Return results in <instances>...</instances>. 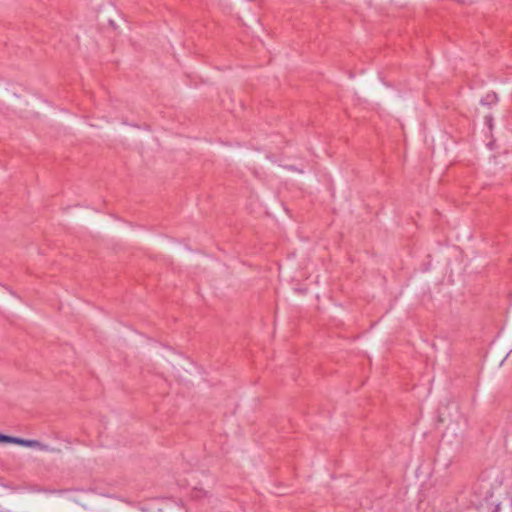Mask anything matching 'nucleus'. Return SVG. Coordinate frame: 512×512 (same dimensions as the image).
Instances as JSON below:
<instances>
[{
	"mask_svg": "<svg viewBox=\"0 0 512 512\" xmlns=\"http://www.w3.org/2000/svg\"><path fill=\"white\" fill-rule=\"evenodd\" d=\"M450 409H453L455 414L454 416L458 417V407L455 403H451L450 405H446V406H441L438 410V421L440 423H445L447 421H454V419H452V415L449 413V410Z\"/></svg>",
	"mask_w": 512,
	"mask_h": 512,
	"instance_id": "f257e3e1",
	"label": "nucleus"
},
{
	"mask_svg": "<svg viewBox=\"0 0 512 512\" xmlns=\"http://www.w3.org/2000/svg\"><path fill=\"white\" fill-rule=\"evenodd\" d=\"M21 446L28 447V448H36V449H39L41 451H49V452L58 451L57 449L52 448L49 445L44 444V443H42V442H40L38 440H34V439H25V438H23Z\"/></svg>",
	"mask_w": 512,
	"mask_h": 512,
	"instance_id": "f03ea898",
	"label": "nucleus"
},
{
	"mask_svg": "<svg viewBox=\"0 0 512 512\" xmlns=\"http://www.w3.org/2000/svg\"><path fill=\"white\" fill-rule=\"evenodd\" d=\"M23 438L7 435L0 432V444H16V445H22Z\"/></svg>",
	"mask_w": 512,
	"mask_h": 512,
	"instance_id": "7ed1b4c3",
	"label": "nucleus"
},
{
	"mask_svg": "<svg viewBox=\"0 0 512 512\" xmlns=\"http://www.w3.org/2000/svg\"><path fill=\"white\" fill-rule=\"evenodd\" d=\"M498 102V95L495 92L488 93L486 96L482 97L480 100V104L483 106H491Z\"/></svg>",
	"mask_w": 512,
	"mask_h": 512,
	"instance_id": "20e7f679",
	"label": "nucleus"
},
{
	"mask_svg": "<svg viewBox=\"0 0 512 512\" xmlns=\"http://www.w3.org/2000/svg\"><path fill=\"white\" fill-rule=\"evenodd\" d=\"M485 124L488 126L490 130L493 128V117L492 115H486L485 118Z\"/></svg>",
	"mask_w": 512,
	"mask_h": 512,
	"instance_id": "39448f33",
	"label": "nucleus"
},
{
	"mask_svg": "<svg viewBox=\"0 0 512 512\" xmlns=\"http://www.w3.org/2000/svg\"><path fill=\"white\" fill-rule=\"evenodd\" d=\"M493 144H494L493 142H490V143L488 144V146H489V148H490V149H493Z\"/></svg>",
	"mask_w": 512,
	"mask_h": 512,
	"instance_id": "423d86ee",
	"label": "nucleus"
}]
</instances>
